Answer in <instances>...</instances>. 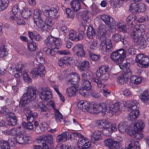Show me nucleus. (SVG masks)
<instances>
[{"label": "nucleus", "instance_id": "34", "mask_svg": "<svg viewBox=\"0 0 149 149\" xmlns=\"http://www.w3.org/2000/svg\"><path fill=\"white\" fill-rule=\"evenodd\" d=\"M31 14V10L29 8H26L22 10L21 15L23 18L26 19H28L30 18Z\"/></svg>", "mask_w": 149, "mask_h": 149}, {"label": "nucleus", "instance_id": "48", "mask_svg": "<svg viewBox=\"0 0 149 149\" xmlns=\"http://www.w3.org/2000/svg\"><path fill=\"white\" fill-rule=\"evenodd\" d=\"M28 49L31 51H33L36 50V43L34 41H32L30 42H28Z\"/></svg>", "mask_w": 149, "mask_h": 149}, {"label": "nucleus", "instance_id": "56", "mask_svg": "<svg viewBox=\"0 0 149 149\" xmlns=\"http://www.w3.org/2000/svg\"><path fill=\"white\" fill-rule=\"evenodd\" d=\"M17 123V119H9L7 121L8 125L11 126H15Z\"/></svg>", "mask_w": 149, "mask_h": 149}, {"label": "nucleus", "instance_id": "49", "mask_svg": "<svg viewBox=\"0 0 149 149\" xmlns=\"http://www.w3.org/2000/svg\"><path fill=\"white\" fill-rule=\"evenodd\" d=\"M55 118L56 121L58 123L61 121V120L63 119V116L58 110H56L55 113Z\"/></svg>", "mask_w": 149, "mask_h": 149}, {"label": "nucleus", "instance_id": "47", "mask_svg": "<svg viewBox=\"0 0 149 149\" xmlns=\"http://www.w3.org/2000/svg\"><path fill=\"white\" fill-rule=\"evenodd\" d=\"M43 51L45 52L46 54L49 56H54L56 54V52H55L54 50L51 49L49 48L45 47L43 49Z\"/></svg>", "mask_w": 149, "mask_h": 149}, {"label": "nucleus", "instance_id": "39", "mask_svg": "<svg viewBox=\"0 0 149 149\" xmlns=\"http://www.w3.org/2000/svg\"><path fill=\"white\" fill-rule=\"evenodd\" d=\"M138 3H136L135 2L132 3L130 6V11L134 13L138 12Z\"/></svg>", "mask_w": 149, "mask_h": 149}, {"label": "nucleus", "instance_id": "11", "mask_svg": "<svg viewBox=\"0 0 149 149\" xmlns=\"http://www.w3.org/2000/svg\"><path fill=\"white\" fill-rule=\"evenodd\" d=\"M45 43L47 46L52 49L54 48L55 47L58 46L60 45L59 40L58 38L50 36H48L45 40Z\"/></svg>", "mask_w": 149, "mask_h": 149}, {"label": "nucleus", "instance_id": "13", "mask_svg": "<svg viewBox=\"0 0 149 149\" xmlns=\"http://www.w3.org/2000/svg\"><path fill=\"white\" fill-rule=\"evenodd\" d=\"M105 145L108 146L111 149L119 148L122 146L120 141H115L111 139H109L104 141Z\"/></svg>", "mask_w": 149, "mask_h": 149}, {"label": "nucleus", "instance_id": "16", "mask_svg": "<svg viewBox=\"0 0 149 149\" xmlns=\"http://www.w3.org/2000/svg\"><path fill=\"white\" fill-rule=\"evenodd\" d=\"M77 147L80 149H91V143L84 138L79 139L77 143Z\"/></svg>", "mask_w": 149, "mask_h": 149}, {"label": "nucleus", "instance_id": "4", "mask_svg": "<svg viewBox=\"0 0 149 149\" xmlns=\"http://www.w3.org/2000/svg\"><path fill=\"white\" fill-rule=\"evenodd\" d=\"M24 112L26 117V120L29 123L24 122L22 123L23 127L28 130H32L33 127L32 123L35 119L37 118L38 114L36 112L33 113L28 107H25Z\"/></svg>", "mask_w": 149, "mask_h": 149}, {"label": "nucleus", "instance_id": "41", "mask_svg": "<svg viewBox=\"0 0 149 149\" xmlns=\"http://www.w3.org/2000/svg\"><path fill=\"white\" fill-rule=\"evenodd\" d=\"M129 79L123 75L122 76L118 77L117 81L121 84H124L127 83L129 81Z\"/></svg>", "mask_w": 149, "mask_h": 149}, {"label": "nucleus", "instance_id": "52", "mask_svg": "<svg viewBox=\"0 0 149 149\" xmlns=\"http://www.w3.org/2000/svg\"><path fill=\"white\" fill-rule=\"evenodd\" d=\"M22 75L24 80L26 82L29 83L31 82V79L30 78L26 72V71L24 70L23 71Z\"/></svg>", "mask_w": 149, "mask_h": 149}, {"label": "nucleus", "instance_id": "19", "mask_svg": "<svg viewBox=\"0 0 149 149\" xmlns=\"http://www.w3.org/2000/svg\"><path fill=\"white\" fill-rule=\"evenodd\" d=\"M69 36L70 40L75 41H79L83 38L81 33H80L77 35V32L73 30H71L69 31Z\"/></svg>", "mask_w": 149, "mask_h": 149}, {"label": "nucleus", "instance_id": "40", "mask_svg": "<svg viewBox=\"0 0 149 149\" xmlns=\"http://www.w3.org/2000/svg\"><path fill=\"white\" fill-rule=\"evenodd\" d=\"M110 3L114 7H120L122 5L123 2L121 0H110Z\"/></svg>", "mask_w": 149, "mask_h": 149}, {"label": "nucleus", "instance_id": "43", "mask_svg": "<svg viewBox=\"0 0 149 149\" xmlns=\"http://www.w3.org/2000/svg\"><path fill=\"white\" fill-rule=\"evenodd\" d=\"M0 146L1 149H10V146L7 141L1 140L0 141Z\"/></svg>", "mask_w": 149, "mask_h": 149}, {"label": "nucleus", "instance_id": "57", "mask_svg": "<svg viewBox=\"0 0 149 149\" xmlns=\"http://www.w3.org/2000/svg\"><path fill=\"white\" fill-rule=\"evenodd\" d=\"M101 40V42L99 45V49L102 50L104 48L105 49L106 45L107 43V39L106 38L104 39H100Z\"/></svg>", "mask_w": 149, "mask_h": 149}, {"label": "nucleus", "instance_id": "51", "mask_svg": "<svg viewBox=\"0 0 149 149\" xmlns=\"http://www.w3.org/2000/svg\"><path fill=\"white\" fill-rule=\"evenodd\" d=\"M123 75L127 77L129 79L131 77V75L132 74V71L129 68H126L123 70Z\"/></svg>", "mask_w": 149, "mask_h": 149}, {"label": "nucleus", "instance_id": "30", "mask_svg": "<svg viewBox=\"0 0 149 149\" xmlns=\"http://www.w3.org/2000/svg\"><path fill=\"white\" fill-rule=\"evenodd\" d=\"M123 103H115L114 104H111L109 106V110L113 113L118 111L120 107L123 105Z\"/></svg>", "mask_w": 149, "mask_h": 149}, {"label": "nucleus", "instance_id": "53", "mask_svg": "<svg viewBox=\"0 0 149 149\" xmlns=\"http://www.w3.org/2000/svg\"><path fill=\"white\" fill-rule=\"evenodd\" d=\"M74 77H72V79H69L67 81V84H73V85L75 84V83L76 81H75V79H77V81H80V77L79 75H77V76L76 77L73 76Z\"/></svg>", "mask_w": 149, "mask_h": 149}, {"label": "nucleus", "instance_id": "1", "mask_svg": "<svg viewBox=\"0 0 149 149\" xmlns=\"http://www.w3.org/2000/svg\"><path fill=\"white\" fill-rule=\"evenodd\" d=\"M26 88L27 92L23 94L19 102L21 106L22 107L30 101H34L36 98L38 93L42 101H47L52 97V93L49 89L40 87L38 91L36 88L33 86H29Z\"/></svg>", "mask_w": 149, "mask_h": 149}, {"label": "nucleus", "instance_id": "59", "mask_svg": "<svg viewBox=\"0 0 149 149\" xmlns=\"http://www.w3.org/2000/svg\"><path fill=\"white\" fill-rule=\"evenodd\" d=\"M89 55L92 61H97L100 58L99 55L94 54L91 52L89 53Z\"/></svg>", "mask_w": 149, "mask_h": 149}, {"label": "nucleus", "instance_id": "54", "mask_svg": "<svg viewBox=\"0 0 149 149\" xmlns=\"http://www.w3.org/2000/svg\"><path fill=\"white\" fill-rule=\"evenodd\" d=\"M131 36H141L142 35V31L139 30H137L134 27L133 29V30L131 32Z\"/></svg>", "mask_w": 149, "mask_h": 149}, {"label": "nucleus", "instance_id": "26", "mask_svg": "<svg viewBox=\"0 0 149 149\" xmlns=\"http://www.w3.org/2000/svg\"><path fill=\"white\" fill-rule=\"evenodd\" d=\"M145 126L143 121L141 120H139L135 123L134 127V130L138 131H142Z\"/></svg>", "mask_w": 149, "mask_h": 149}, {"label": "nucleus", "instance_id": "24", "mask_svg": "<svg viewBox=\"0 0 149 149\" xmlns=\"http://www.w3.org/2000/svg\"><path fill=\"white\" fill-rule=\"evenodd\" d=\"M101 133L99 130H97L94 131L91 135V140L92 142L95 143V141H98L101 139Z\"/></svg>", "mask_w": 149, "mask_h": 149}, {"label": "nucleus", "instance_id": "31", "mask_svg": "<svg viewBox=\"0 0 149 149\" xmlns=\"http://www.w3.org/2000/svg\"><path fill=\"white\" fill-rule=\"evenodd\" d=\"M127 123L126 121L120 122L118 125V129L121 133H124L127 129Z\"/></svg>", "mask_w": 149, "mask_h": 149}, {"label": "nucleus", "instance_id": "7", "mask_svg": "<svg viewBox=\"0 0 149 149\" xmlns=\"http://www.w3.org/2000/svg\"><path fill=\"white\" fill-rule=\"evenodd\" d=\"M126 52L123 49L113 52L110 56L111 59L118 64H122L126 57Z\"/></svg>", "mask_w": 149, "mask_h": 149}, {"label": "nucleus", "instance_id": "9", "mask_svg": "<svg viewBox=\"0 0 149 149\" xmlns=\"http://www.w3.org/2000/svg\"><path fill=\"white\" fill-rule=\"evenodd\" d=\"M135 61L140 67L146 68L149 65V58L143 54H138L136 57Z\"/></svg>", "mask_w": 149, "mask_h": 149}, {"label": "nucleus", "instance_id": "29", "mask_svg": "<svg viewBox=\"0 0 149 149\" xmlns=\"http://www.w3.org/2000/svg\"><path fill=\"white\" fill-rule=\"evenodd\" d=\"M70 5L72 8L75 12L78 11L81 8L80 3L77 1L74 0L72 1Z\"/></svg>", "mask_w": 149, "mask_h": 149}, {"label": "nucleus", "instance_id": "35", "mask_svg": "<svg viewBox=\"0 0 149 149\" xmlns=\"http://www.w3.org/2000/svg\"><path fill=\"white\" fill-rule=\"evenodd\" d=\"M95 34L94 29L91 26H89L87 29V36L90 39H93Z\"/></svg>", "mask_w": 149, "mask_h": 149}, {"label": "nucleus", "instance_id": "18", "mask_svg": "<svg viewBox=\"0 0 149 149\" xmlns=\"http://www.w3.org/2000/svg\"><path fill=\"white\" fill-rule=\"evenodd\" d=\"M71 133L70 132H66L57 136L56 137V141L58 142H65L67 140L71 139Z\"/></svg>", "mask_w": 149, "mask_h": 149}, {"label": "nucleus", "instance_id": "21", "mask_svg": "<svg viewBox=\"0 0 149 149\" xmlns=\"http://www.w3.org/2000/svg\"><path fill=\"white\" fill-rule=\"evenodd\" d=\"M142 131H138L134 130H130L129 132V134L133 136L134 138L136 140H140L142 139L143 136Z\"/></svg>", "mask_w": 149, "mask_h": 149}, {"label": "nucleus", "instance_id": "25", "mask_svg": "<svg viewBox=\"0 0 149 149\" xmlns=\"http://www.w3.org/2000/svg\"><path fill=\"white\" fill-rule=\"evenodd\" d=\"M77 91V86L75 85H73L66 89V93L70 97L75 96L76 95V92Z\"/></svg>", "mask_w": 149, "mask_h": 149}, {"label": "nucleus", "instance_id": "37", "mask_svg": "<svg viewBox=\"0 0 149 149\" xmlns=\"http://www.w3.org/2000/svg\"><path fill=\"white\" fill-rule=\"evenodd\" d=\"M140 145L137 141H132L129 144L128 147L127 149H139Z\"/></svg>", "mask_w": 149, "mask_h": 149}, {"label": "nucleus", "instance_id": "55", "mask_svg": "<svg viewBox=\"0 0 149 149\" xmlns=\"http://www.w3.org/2000/svg\"><path fill=\"white\" fill-rule=\"evenodd\" d=\"M57 10L55 8L53 7L49 9V17H53L57 15Z\"/></svg>", "mask_w": 149, "mask_h": 149}, {"label": "nucleus", "instance_id": "17", "mask_svg": "<svg viewBox=\"0 0 149 149\" xmlns=\"http://www.w3.org/2000/svg\"><path fill=\"white\" fill-rule=\"evenodd\" d=\"M90 103L88 102L85 101L81 100L79 102L78 104L77 107L78 108L80 109H82L83 111H90L91 110Z\"/></svg>", "mask_w": 149, "mask_h": 149}, {"label": "nucleus", "instance_id": "45", "mask_svg": "<svg viewBox=\"0 0 149 149\" xmlns=\"http://www.w3.org/2000/svg\"><path fill=\"white\" fill-rule=\"evenodd\" d=\"M105 49L107 52H111L113 50V47L111 41L109 39L107 40Z\"/></svg>", "mask_w": 149, "mask_h": 149}, {"label": "nucleus", "instance_id": "28", "mask_svg": "<svg viewBox=\"0 0 149 149\" xmlns=\"http://www.w3.org/2000/svg\"><path fill=\"white\" fill-rule=\"evenodd\" d=\"M140 99L145 103L149 101V91L145 90L140 95Z\"/></svg>", "mask_w": 149, "mask_h": 149}, {"label": "nucleus", "instance_id": "5", "mask_svg": "<svg viewBox=\"0 0 149 149\" xmlns=\"http://www.w3.org/2000/svg\"><path fill=\"white\" fill-rule=\"evenodd\" d=\"M42 15L40 10L38 9L35 10L33 15L34 23L36 24L37 27L40 28L42 32L49 31L52 28L44 22L42 17Z\"/></svg>", "mask_w": 149, "mask_h": 149}, {"label": "nucleus", "instance_id": "44", "mask_svg": "<svg viewBox=\"0 0 149 149\" xmlns=\"http://www.w3.org/2000/svg\"><path fill=\"white\" fill-rule=\"evenodd\" d=\"M130 81L132 83H133L135 84H138L141 82V78L139 77L133 75L130 78Z\"/></svg>", "mask_w": 149, "mask_h": 149}, {"label": "nucleus", "instance_id": "23", "mask_svg": "<svg viewBox=\"0 0 149 149\" xmlns=\"http://www.w3.org/2000/svg\"><path fill=\"white\" fill-rule=\"evenodd\" d=\"M78 67L80 71H87L90 68L89 62L87 61H83L79 64Z\"/></svg>", "mask_w": 149, "mask_h": 149}, {"label": "nucleus", "instance_id": "6", "mask_svg": "<svg viewBox=\"0 0 149 149\" xmlns=\"http://www.w3.org/2000/svg\"><path fill=\"white\" fill-rule=\"evenodd\" d=\"M87 74L85 72L82 74L81 79L82 86V89L80 91L79 93L82 96L86 97L89 94L88 91L91 87V83L88 79Z\"/></svg>", "mask_w": 149, "mask_h": 149}, {"label": "nucleus", "instance_id": "62", "mask_svg": "<svg viewBox=\"0 0 149 149\" xmlns=\"http://www.w3.org/2000/svg\"><path fill=\"white\" fill-rule=\"evenodd\" d=\"M138 12H142L146 10V6L144 4L140 3H138Z\"/></svg>", "mask_w": 149, "mask_h": 149}, {"label": "nucleus", "instance_id": "33", "mask_svg": "<svg viewBox=\"0 0 149 149\" xmlns=\"http://www.w3.org/2000/svg\"><path fill=\"white\" fill-rule=\"evenodd\" d=\"M42 54L41 52H38L36 57V61L37 62V65L42 64L45 62V58L42 56Z\"/></svg>", "mask_w": 149, "mask_h": 149}, {"label": "nucleus", "instance_id": "20", "mask_svg": "<svg viewBox=\"0 0 149 149\" xmlns=\"http://www.w3.org/2000/svg\"><path fill=\"white\" fill-rule=\"evenodd\" d=\"M106 27L104 24L100 25L98 27L99 30L98 31V38L100 39H104L106 38L107 31Z\"/></svg>", "mask_w": 149, "mask_h": 149}, {"label": "nucleus", "instance_id": "38", "mask_svg": "<svg viewBox=\"0 0 149 149\" xmlns=\"http://www.w3.org/2000/svg\"><path fill=\"white\" fill-rule=\"evenodd\" d=\"M68 57L65 56L59 59L58 64L60 67H64L67 64L68 62Z\"/></svg>", "mask_w": 149, "mask_h": 149}, {"label": "nucleus", "instance_id": "12", "mask_svg": "<svg viewBox=\"0 0 149 149\" xmlns=\"http://www.w3.org/2000/svg\"><path fill=\"white\" fill-rule=\"evenodd\" d=\"M101 19L105 24L110 28L113 29L116 25V22L112 17L107 14H104L101 16Z\"/></svg>", "mask_w": 149, "mask_h": 149}, {"label": "nucleus", "instance_id": "60", "mask_svg": "<svg viewBox=\"0 0 149 149\" xmlns=\"http://www.w3.org/2000/svg\"><path fill=\"white\" fill-rule=\"evenodd\" d=\"M24 135L22 134L21 135L17 137L16 140V143L19 144H24Z\"/></svg>", "mask_w": 149, "mask_h": 149}, {"label": "nucleus", "instance_id": "64", "mask_svg": "<svg viewBox=\"0 0 149 149\" xmlns=\"http://www.w3.org/2000/svg\"><path fill=\"white\" fill-rule=\"evenodd\" d=\"M98 45V41L97 40H94L90 45V48L92 49H95L97 48Z\"/></svg>", "mask_w": 149, "mask_h": 149}, {"label": "nucleus", "instance_id": "22", "mask_svg": "<svg viewBox=\"0 0 149 149\" xmlns=\"http://www.w3.org/2000/svg\"><path fill=\"white\" fill-rule=\"evenodd\" d=\"M112 38L113 40L116 42L121 41L124 44H125L127 43L125 37L124 36L121 35L119 33H116L113 34Z\"/></svg>", "mask_w": 149, "mask_h": 149}, {"label": "nucleus", "instance_id": "36", "mask_svg": "<svg viewBox=\"0 0 149 149\" xmlns=\"http://www.w3.org/2000/svg\"><path fill=\"white\" fill-rule=\"evenodd\" d=\"M37 107L41 113L48 110V108L44 103L42 102H38L37 104Z\"/></svg>", "mask_w": 149, "mask_h": 149}, {"label": "nucleus", "instance_id": "10", "mask_svg": "<svg viewBox=\"0 0 149 149\" xmlns=\"http://www.w3.org/2000/svg\"><path fill=\"white\" fill-rule=\"evenodd\" d=\"M45 73V66L42 65L32 69L30 72V76L33 78L38 76L42 77L44 76Z\"/></svg>", "mask_w": 149, "mask_h": 149}, {"label": "nucleus", "instance_id": "3", "mask_svg": "<svg viewBox=\"0 0 149 149\" xmlns=\"http://www.w3.org/2000/svg\"><path fill=\"white\" fill-rule=\"evenodd\" d=\"M124 106L127 107L130 112L128 118L129 120L134 121L139 115V112L137 109L138 103L136 100L128 101L123 103Z\"/></svg>", "mask_w": 149, "mask_h": 149}, {"label": "nucleus", "instance_id": "2", "mask_svg": "<svg viewBox=\"0 0 149 149\" xmlns=\"http://www.w3.org/2000/svg\"><path fill=\"white\" fill-rule=\"evenodd\" d=\"M96 74L97 78L92 79V81L98 87L104 88L105 85L103 83L107 81L109 77L108 68L106 65H101L97 70Z\"/></svg>", "mask_w": 149, "mask_h": 149}, {"label": "nucleus", "instance_id": "15", "mask_svg": "<svg viewBox=\"0 0 149 149\" xmlns=\"http://www.w3.org/2000/svg\"><path fill=\"white\" fill-rule=\"evenodd\" d=\"M90 14V13L87 10L79 12L77 13L76 17L78 19H82L84 23H89L91 20L89 18Z\"/></svg>", "mask_w": 149, "mask_h": 149}, {"label": "nucleus", "instance_id": "32", "mask_svg": "<svg viewBox=\"0 0 149 149\" xmlns=\"http://www.w3.org/2000/svg\"><path fill=\"white\" fill-rule=\"evenodd\" d=\"M112 128L103 129L102 130L103 134L106 136H110L113 132L117 131V127L114 125L113 126Z\"/></svg>", "mask_w": 149, "mask_h": 149}, {"label": "nucleus", "instance_id": "42", "mask_svg": "<svg viewBox=\"0 0 149 149\" xmlns=\"http://www.w3.org/2000/svg\"><path fill=\"white\" fill-rule=\"evenodd\" d=\"M9 3L8 0H0V11L6 9Z\"/></svg>", "mask_w": 149, "mask_h": 149}, {"label": "nucleus", "instance_id": "50", "mask_svg": "<svg viewBox=\"0 0 149 149\" xmlns=\"http://www.w3.org/2000/svg\"><path fill=\"white\" fill-rule=\"evenodd\" d=\"M136 43L138 45V47L139 49H144L146 47V40L144 39H142L141 40H140V42H138Z\"/></svg>", "mask_w": 149, "mask_h": 149}, {"label": "nucleus", "instance_id": "61", "mask_svg": "<svg viewBox=\"0 0 149 149\" xmlns=\"http://www.w3.org/2000/svg\"><path fill=\"white\" fill-rule=\"evenodd\" d=\"M20 10L18 6L17 5L14 6L12 8V11L13 14L14 15H17V13H19L20 12Z\"/></svg>", "mask_w": 149, "mask_h": 149}, {"label": "nucleus", "instance_id": "58", "mask_svg": "<svg viewBox=\"0 0 149 149\" xmlns=\"http://www.w3.org/2000/svg\"><path fill=\"white\" fill-rule=\"evenodd\" d=\"M106 120H100L97 121L96 123V125L100 128H103L106 124Z\"/></svg>", "mask_w": 149, "mask_h": 149}, {"label": "nucleus", "instance_id": "14", "mask_svg": "<svg viewBox=\"0 0 149 149\" xmlns=\"http://www.w3.org/2000/svg\"><path fill=\"white\" fill-rule=\"evenodd\" d=\"M74 54L79 57H85L86 52L84 49V46L81 44L75 45L72 49Z\"/></svg>", "mask_w": 149, "mask_h": 149}, {"label": "nucleus", "instance_id": "27", "mask_svg": "<svg viewBox=\"0 0 149 149\" xmlns=\"http://www.w3.org/2000/svg\"><path fill=\"white\" fill-rule=\"evenodd\" d=\"M28 35L31 39H34L36 41H39L41 39V36L36 31H28Z\"/></svg>", "mask_w": 149, "mask_h": 149}, {"label": "nucleus", "instance_id": "63", "mask_svg": "<svg viewBox=\"0 0 149 149\" xmlns=\"http://www.w3.org/2000/svg\"><path fill=\"white\" fill-rule=\"evenodd\" d=\"M137 51L136 49L131 47H129L127 49V52L129 54L131 55H135Z\"/></svg>", "mask_w": 149, "mask_h": 149}, {"label": "nucleus", "instance_id": "8", "mask_svg": "<svg viewBox=\"0 0 149 149\" xmlns=\"http://www.w3.org/2000/svg\"><path fill=\"white\" fill-rule=\"evenodd\" d=\"M37 140L39 143H41L42 141L45 142V143H42V144L44 149H49V146L50 147L53 146V137L49 134H47L41 136L38 138Z\"/></svg>", "mask_w": 149, "mask_h": 149}, {"label": "nucleus", "instance_id": "46", "mask_svg": "<svg viewBox=\"0 0 149 149\" xmlns=\"http://www.w3.org/2000/svg\"><path fill=\"white\" fill-rule=\"evenodd\" d=\"M117 26L120 31L124 33L127 31L126 25L123 23L119 22L117 23Z\"/></svg>", "mask_w": 149, "mask_h": 149}]
</instances>
